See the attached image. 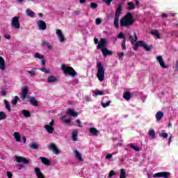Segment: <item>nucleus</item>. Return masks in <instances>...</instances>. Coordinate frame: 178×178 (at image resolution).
Returning a JSON list of instances; mask_svg holds the SVG:
<instances>
[{
	"label": "nucleus",
	"instance_id": "1",
	"mask_svg": "<svg viewBox=\"0 0 178 178\" xmlns=\"http://www.w3.org/2000/svg\"><path fill=\"white\" fill-rule=\"evenodd\" d=\"M136 22L131 13H127L120 21L121 27H129L133 26Z\"/></svg>",
	"mask_w": 178,
	"mask_h": 178
},
{
	"label": "nucleus",
	"instance_id": "2",
	"mask_svg": "<svg viewBox=\"0 0 178 178\" xmlns=\"http://www.w3.org/2000/svg\"><path fill=\"white\" fill-rule=\"evenodd\" d=\"M97 77L99 81H100V83H102V81L105 80V68H104V65H102V62L97 63Z\"/></svg>",
	"mask_w": 178,
	"mask_h": 178
},
{
	"label": "nucleus",
	"instance_id": "3",
	"mask_svg": "<svg viewBox=\"0 0 178 178\" xmlns=\"http://www.w3.org/2000/svg\"><path fill=\"white\" fill-rule=\"evenodd\" d=\"M61 70H63L65 76H72V77H76L77 76V72L72 67L66 66L65 64L61 65Z\"/></svg>",
	"mask_w": 178,
	"mask_h": 178
},
{
	"label": "nucleus",
	"instance_id": "4",
	"mask_svg": "<svg viewBox=\"0 0 178 178\" xmlns=\"http://www.w3.org/2000/svg\"><path fill=\"white\" fill-rule=\"evenodd\" d=\"M139 47L144 48V49H145V51H147L148 52L151 51V50L152 49V46H147V44L144 42V41L138 40L136 41V44L133 47L134 51H137Z\"/></svg>",
	"mask_w": 178,
	"mask_h": 178
},
{
	"label": "nucleus",
	"instance_id": "5",
	"mask_svg": "<svg viewBox=\"0 0 178 178\" xmlns=\"http://www.w3.org/2000/svg\"><path fill=\"white\" fill-rule=\"evenodd\" d=\"M122 4H119L115 14L114 17V27L115 29H119V19L120 17V15H122Z\"/></svg>",
	"mask_w": 178,
	"mask_h": 178
},
{
	"label": "nucleus",
	"instance_id": "6",
	"mask_svg": "<svg viewBox=\"0 0 178 178\" xmlns=\"http://www.w3.org/2000/svg\"><path fill=\"white\" fill-rule=\"evenodd\" d=\"M54 124H55V120L54 119L51 120L49 124L44 125V129L49 134H53L54 131L55 130V128H54Z\"/></svg>",
	"mask_w": 178,
	"mask_h": 178
},
{
	"label": "nucleus",
	"instance_id": "7",
	"mask_svg": "<svg viewBox=\"0 0 178 178\" xmlns=\"http://www.w3.org/2000/svg\"><path fill=\"white\" fill-rule=\"evenodd\" d=\"M169 176H170V172H156L153 175V177L154 178H159V177H163V178H169Z\"/></svg>",
	"mask_w": 178,
	"mask_h": 178
},
{
	"label": "nucleus",
	"instance_id": "8",
	"mask_svg": "<svg viewBox=\"0 0 178 178\" xmlns=\"http://www.w3.org/2000/svg\"><path fill=\"white\" fill-rule=\"evenodd\" d=\"M27 94H29V88L27 86H24L20 92V98L22 101H24L27 98Z\"/></svg>",
	"mask_w": 178,
	"mask_h": 178
},
{
	"label": "nucleus",
	"instance_id": "9",
	"mask_svg": "<svg viewBox=\"0 0 178 178\" xmlns=\"http://www.w3.org/2000/svg\"><path fill=\"white\" fill-rule=\"evenodd\" d=\"M11 26L12 27H15V29H20V22H19V17H13Z\"/></svg>",
	"mask_w": 178,
	"mask_h": 178
},
{
	"label": "nucleus",
	"instance_id": "10",
	"mask_svg": "<svg viewBox=\"0 0 178 178\" xmlns=\"http://www.w3.org/2000/svg\"><path fill=\"white\" fill-rule=\"evenodd\" d=\"M106 44H108L106 39L101 38L100 42L97 44V49H105V46L106 45Z\"/></svg>",
	"mask_w": 178,
	"mask_h": 178
},
{
	"label": "nucleus",
	"instance_id": "11",
	"mask_svg": "<svg viewBox=\"0 0 178 178\" xmlns=\"http://www.w3.org/2000/svg\"><path fill=\"white\" fill-rule=\"evenodd\" d=\"M156 60L159 62L161 67H163V69H168V67H169L165 64V61H163V58H162V56H158L156 57Z\"/></svg>",
	"mask_w": 178,
	"mask_h": 178
},
{
	"label": "nucleus",
	"instance_id": "12",
	"mask_svg": "<svg viewBox=\"0 0 178 178\" xmlns=\"http://www.w3.org/2000/svg\"><path fill=\"white\" fill-rule=\"evenodd\" d=\"M56 34L58 35L60 42H65L66 41V38L63 35V33H62V30L57 29Z\"/></svg>",
	"mask_w": 178,
	"mask_h": 178
},
{
	"label": "nucleus",
	"instance_id": "13",
	"mask_svg": "<svg viewBox=\"0 0 178 178\" xmlns=\"http://www.w3.org/2000/svg\"><path fill=\"white\" fill-rule=\"evenodd\" d=\"M37 24L40 30H47V23L42 19H39L37 22Z\"/></svg>",
	"mask_w": 178,
	"mask_h": 178
},
{
	"label": "nucleus",
	"instance_id": "14",
	"mask_svg": "<svg viewBox=\"0 0 178 178\" xmlns=\"http://www.w3.org/2000/svg\"><path fill=\"white\" fill-rule=\"evenodd\" d=\"M15 161L17 162H18V163H20L22 162H23L24 163H29V160H27L26 159H25L24 157H22L20 156H15Z\"/></svg>",
	"mask_w": 178,
	"mask_h": 178
},
{
	"label": "nucleus",
	"instance_id": "15",
	"mask_svg": "<svg viewBox=\"0 0 178 178\" xmlns=\"http://www.w3.org/2000/svg\"><path fill=\"white\" fill-rule=\"evenodd\" d=\"M34 170L38 178H45V175L42 174V172H41V169H40L39 168H35Z\"/></svg>",
	"mask_w": 178,
	"mask_h": 178
},
{
	"label": "nucleus",
	"instance_id": "16",
	"mask_svg": "<svg viewBox=\"0 0 178 178\" xmlns=\"http://www.w3.org/2000/svg\"><path fill=\"white\" fill-rule=\"evenodd\" d=\"M40 159L42 161V163L45 166H51V161H49L47 157H40Z\"/></svg>",
	"mask_w": 178,
	"mask_h": 178
},
{
	"label": "nucleus",
	"instance_id": "17",
	"mask_svg": "<svg viewBox=\"0 0 178 178\" xmlns=\"http://www.w3.org/2000/svg\"><path fill=\"white\" fill-rule=\"evenodd\" d=\"M67 115H68V116H73V118H76L79 115V113L71 108H68L67 110Z\"/></svg>",
	"mask_w": 178,
	"mask_h": 178
},
{
	"label": "nucleus",
	"instance_id": "18",
	"mask_svg": "<svg viewBox=\"0 0 178 178\" xmlns=\"http://www.w3.org/2000/svg\"><path fill=\"white\" fill-rule=\"evenodd\" d=\"M102 52L104 56H108L113 55V52L111 50H108L106 48L102 49Z\"/></svg>",
	"mask_w": 178,
	"mask_h": 178
},
{
	"label": "nucleus",
	"instance_id": "19",
	"mask_svg": "<svg viewBox=\"0 0 178 178\" xmlns=\"http://www.w3.org/2000/svg\"><path fill=\"white\" fill-rule=\"evenodd\" d=\"M49 148V149H52L54 154H59V149H58V147H56V145H55V144L51 143Z\"/></svg>",
	"mask_w": 178,
	"mask_h": 178
},
{
	"label": "nucleus",
	"instance_id": "20",
	"mask_svg": "<svg viewBox=\"0 0 178 178\" xmlns=\"http://www.w3.org/2000/svg\"><path fill=\"white\" fill-rule=\"evenodd\" d=\"M74 154L76 159H79L80 162H84V159H83V156H81V154L78 150H74Z\"/></svg>",
	"mask_w": 178,
	"mask_h": 178
},
{
	"label": "nucleus",
	"instance_id": "21",
	"mask_svg": "<svg viewBox=\"0 0 178 178\" xmlns=\"http://www.w3.org/2000/svg\"><path fill=\"white\" fill-rule=\"evenodd\" d=\"M26 15L29 17H35V13L34 11L31 10V9L28 8L26 10Z\"/></svg>",
	"mask_w": 178,
	"mask_h": 178
},
{
	"label": "nucleus",
	"instance_id": "22",
	"mask_svg": "<svg viewBox=\"0 0 178 178\" xmlns=\"http://www.w3.org/2000/svg\"><path fill=\"white\" fill-rule=\"evenodd\" d=\"M6 69L5 59L0 56V70H5Z\"/></svg>",
	"mask_w": 178,
	"mask_h": 178
},
{
	"label": "nucleus",
	"instance_id": "23",
	"mask_svg": "<svg viewBox=\"0 0 178 178\" xmlns=\"http://www.w3.org/2000/svg\"><path fill=\"white\" fill-rule=\"evenodd\" d=\"M134 37H133V35H129V38L131 40V44H134V42H136L138 40V38L137 37V33L136 32L134 33Z\"/></svg>",
	"mask_w": 178,
	"mask_h": 178
},
{
	"label": "nucleus",
	"instance_id": "24",
	"mask_svg": "<svg viewBox=\"0 0 178 178\" xmlns=\"http://www.w3.org/2000/svg\"><path fill=\"white\" fill-rule=\"evenodd\" d=\"M56 81H58V79L56 76H49L47 78V82L48 83H56Z\"/></svg>",
	"mask_w": 178,
	"mask_h": 178
},
{
	"label": "nucleus",
	"instance_id": "25",
	"mask_svg": "<svg viewBox=\"0 0 178 178\" xmlns=\"http://www.w3.org/2000/svg\"><path fill=\"white\" fill-rule=\"evenodd\" d=\"M124 99H126V101H129L131 98V93L129 91L125 92V93L123 95Z\"/></svg>",
	"mask_w": 178,
	"mask_h": 178
},
{
	"label": "nucleus",
	"instance_id": "26",
	"mask_svg": "<svg viewBox=\"0 0 178 178\" xmlns=\"http://www.w3.org/2000/svg\"><path fill=\"white\" fill-rule=\"evenodd\" d=\"M129 147L136 152L141 151V147L134 145V143H130Z\"/></svg>",
	"mask_w": 178,
	"mask_h": 178
},
{
	"label": "nucleus",
	"instance_id": "27",
	"mask_svg": "<svg viewBox=\"0 0 178 178\" xmlns=\"http://www.w3.org/2000/svg\"><path fill=\"white\" fill-rule=\"evenodd\" d=\"M162 118H163V112L158 111L156 114V120H158V121L161 120Z\"/></svg>",
	"mask_w": 178,
	"mask_h": 178
},
{
	"label": "nucleus",
	"instance_id": "28",
	"mask_svg": "<svg viewBox=\"0 0 178 178\" xmlns=\"http://www.w3.org/2000/svg\"><path fill=\"white\" fill-rule=\"evenodd\" d=\"M14 137L17 143H20V141H22V136H20V134L19 132H15Z\"/></svg>",
	"mask_w": 178,
	"mask_h": 178
},
{
	"label": "nucleus",
	"instance_id": "29",
	"mask_svg": "<svg viewBox=\"0 0 178 178\" xmlns=\"http://www.w3.org/2000/svg\"><path fill=\"white\" fill-rule=\"evenodd\" d=\"M150 34H152V35H155L156 38L161 39V35L159 34V32H158V30L156 29L152 30L150 32Z\"/></svg>",
	"mask_w": 178,
	"mask_h": 178
},
{
	"label": "nucleus",
	"instance_id": "30",
	"mask_svg": "<svg viewBox=\"0 0 178 178\" xmlns=\"http://www.w3.org/2000/svg\"><path fill=\"white\" fill-rule=\"evenodd\" d=\"M89 131L90 133L92 134V136H98V129H97L96 128L91 127L90 128Z\"/></svg>",
	"mask_w": 178,
	"mask_h": 178
},
{
	"label": "nucleus",
	"instance_id": "31",
	"mask_svg": "<svg viewBox=\"0 0 178 178\" xmlns=\"http://www.w3.org/2000/svg\"><path fill=\"white\" fill-rule=\"evenodd\" d=\"M30 104L33 106H37L38 105V102L34 97H31Z\"/></svg>",
	"mask_w": 178,
	"mask_h": 178
},
{
	"label": "nucleus",
	"instance_id": "32",
	"mask_svg": "<svg viewBox=\"0 0 178 178\" xmlns=\"http://www.w3.org/2000/svg\"><path fill=\"white\" fill-rule=\"evenodd\" d=\"M22 113H23L25 118H30V116H31V113H30V111L26 110H22Z\"/></svg>",
	"mask_w": 178,
	"mask_h": 178
},
{
	"label": "nucleus",
	"instance_id": "33",
	"mask_svg": "<svg viewBox=\"0 0 178 178\" xmlns=\"http://www.w3.org/2000/svg\"><path fill=\"white\" fill-rule=\"evenodd\" d=\"M126 170H124V168H122L120 170V178H126Z\"/></svg>",
	"mask_w": 178,
	"mask_h": 178
},
{
	"label": "nucleus",
	"instance_id": "34",
	"mask_svg": "<svg viewBox=\"0 0 178 178\" xmlns=\"http://www.w3.org/2000/svg\"><path fill=\"white\" fill-rule=\"evenodd\" d=\"M4 104L6 105V109H8V112H10L12 111V108H10V104H9V102L8 100L4 99Z\"/></svg>",
	"mask_w": 178,
	"mask_h": 178
},
{
	"label": "nucleus",
	"instance_id": "35",
	"mask_svg": "<svg viewBox=\"0 0 178 178\" xmlns=\"http://www.w3.org/2000/svg\"><path fill=\"white\" fill-rule=\"evenodd\" d=\"M149 136L154 140V138H155V130L150 129L149 131Z\"/></svg>",
	"mask_w": 178,
	"mask_h": 178
},
{
	"label": "nucleus",
	"instance_id": "36",
	"mask_svg": "<svg viewBox=\"0 0 178 178\" xmlns=\"http://www.w3.org/2000/svg\"><path fill=\"white\" fill-rule=\"evenodd\" d=\"M127 5L129 10H133V9H134V4L133 3V2H128Z\"/></svg>",
	"mask_w": 178,
	"mask_h": 178
},
{
	"label": "nucleus",
	"instance_id": "37",
	"mask_svg": "<svg viewBox=\"0 0 178 178\" xmlns=\"http://www.w3.org/2000/svg\"><path fill=\"white\" fill-rule=\"evenodd\" d=\"M111 102H112L108 101L106 103L102 102V106L103 108H107V106H109V105H111Z\"/></svg>",
	"mask_w": 178,
	"mask_h": 178
},
{
	"label": "nucleus",
	"instance_id": "38",
	"mask_svg": "<svg viewBox=\"0 0 178 178\" xmlns=\"http://www.w3.org/2000/svg\"><path fill=\"white\" fill-rule=\"evenodd\" d=\"M4 119H6V114H5V112L1 111L0 112V120H3Z\"/></svg>",
	"mask_w": 178,
	"mask_h": 178
},
{
	"label": "nucleus",
	"instance_id": "39",
	"mask_svg": "<svg viewBox=\"0 0 178 178\" xmlns=\"http://www.w3.org/2000/svg\"><path fill=\"white\" fill-rule=\"evenodd\" d=\"M35 58H36L37 59H44V56L40 53H35Z\"/></svg>",
	"mask_w": 178,
	"mask_h": 178
},
{
	"label": "nucleus",
	"instance_id": "40",
	"mask_svg": "<svg viewBox=\"0 0 178 178\" xmlns=\"http://www.w3.org/2000/svg\"><path fill=\"white\" fill-rule=\"evenodd\" d=\"M104 90H96L94 91V95H104Z\"/></svg>",
	"mask_w": 178,
	"mask_h": 178
},
{
	"label": "nucleus",
	"instance_id": "41",
	"mask_svg": "<svg viewBox=\"0 0 178 178\" xmlns=\"http://www.w3.org/2000/svg\"><path fill=\"white\" fill-rule=\"evenodd\" d=\"M17 101H19V97L15 96V98L12 100V104L13 105H17Z\"/></svg>",
	"mask_w": 178,
	"mask_h": 178
},
{
	"label": "nucleus",
	"instance_id": "42",
	"mask_svg": "<svg viewBox=\"0 0 178 178\" xmlns=\"http://www.w3.org/2000/svg\"><path fill=\"white\" fill-rule=\"evenodd\" d=\"M90 8L91 9H97L98 8V4L95 2L90 3Z\"/></svg>",
	"mask_w": 178,
	"mask_h": 178
},
{
	"label": "nucleus",
	"instance_id": "43",
	"mask_svg": "<svg viewBox=\"0 0 178 178\" xmlns=\"http://www.w3.org/2000/svg\"><path fill=\"white\" fill-rule=\"evenodd\" d=\"M72 140H73V141H77V132L76 131L72 132Z\"/></svg>",
	"mask_w": 178,
	"mask_h": 178
},
{
	"label": "nucleus",
	"instance_id": "44",
	"mask_svg": "<svg viewBox=\"0 0 178 178\" xmlns=\"http://www.w3.org/2000/svg\"><path fill=\"white\" fill-rule=\"evenodd\" d=\"M61 120L62 122H64L65 123H67L68 124V123H70V122H72L70 120H66V117L63 116L61 117Z\"/></svg>",
	"mask_w": 178,
	"mask_h": 178
},
{
	"label": "nucleus",
	"instance_id": "45",
	"mask_svg": "<svg viewBox=\"0 0 178 178\" xmlns=\"http://www.w3.org/2000/svg\"><path fill=\"white\" fill-rule=\"evenodd\" d=\"M29 147L33 149H37L38 148V145H37V143H32V145H30Z\"/></svg>",
	"mask_w": 178,
	"mask_h": 178
},
{
	"label": "nucleus",
	"instance_id": "46",
	"mask_svg": "<svg viewBox=\"0 0 178 178\" xmlns=\"http://www.w3.org/2000/svg\"><path fill=\"white\" fill-rule=\"evenodd\" d=\"M118 38L124 39V33L123 32H120L118 35Z\"/></svg>",
	"mask_w": 178,
	"mask_h": 178
},
{
	"label": "nucleus",
	"instance_id": "47",
	"mask_svg": "<svg viewBox=\"0 0 178 178\" xmlns=\"http://www.w3.org/2000/svg\"><path fill=\"white\" fill-rule=\"evenodd\" d=\"M96 24L98 26L102 23V19L101 18H97L95 20Z\"/></svg>",
	"mask_w": 178,
	"mask_h": 178
},
{
	"label": "nucleus",
	"instance_id": "48",
	"mask_svg": "<svg viewBox=\"0 0 178 178\" xmlns=\"http://www.w3.org/2000/svg\"><path fill=\"white\" fill-rule=\"evenodd\" d=\"M118 56L119 59L122 60V59H123V56H124V52L118 53Z\"/></svg>",
	"mask_w": 178,
	"mask_h": 178
},
{
	"label": "nucleus",
	"instance_id": "49",
	"mask_svg": "<svg viewBox=\"0 0 178 178\" xmlns=\"http://www.w3.org/2000/svg\"><path fill=\"white\" fill-rule=\"evenodd\" d=\"M115 175H116V172H115V170H112L108 174V177H112L113 176H115Z\"/></svg>",
	"mask_w": 178,
	"mask_h": 178
},
{
	"label": "nucleus",
	"instance_id": "50",
	"mask_svg": "<svg viewBox=\"0 0 178 178\" xmlns=\"http://www.w3.org/2000/svg\"><path fill=\"white\" fill-rule=\"evenodd\" d=\"M121 47H122V49H126V40L124 39L122 40Z\"/></svg>",
	"mask_w": 178,
	"mask_h": 178
},
{
	"label": "nucleus",
	"instance_id": "51",
	"mask_svg": "<svg viewBox=\"0 0 178 178\" xmlns=\"http://www.w3.org/2000/svg\"><path fill=\"white\" fill-rule=\"evenodd\" d=\"M161 137H162L163 138H168V133L166 132H163L161 134Z\"/></svg>",
	"mask_w": 178,
	"mask_h": 178
},
{
	"label": "nucleus",
	"instance_id": "52",
	"mask_svg": "<svg viewBox=\"0 0 178 178\" xmlns=\"http://www.w3.org/2000/svg\"><path fill=\"white\" fill-rule=\"evenodd\" d=\"M49 44V42L48 41H45V40L42 41V47H45V46L47 47Z\"/></svg>",
	"mask_w": 178,
	"mask_h": 178
},
{
	"label": "nucleus",
	"instance_id": "53",
	"mask_svg": "<svg viewBox=\"0 0 178 178\" xmlns=\"http://www.w3.org/2000/svg\"><path fill=\"white\" fill-rule=\"evenodd\" d=\"M27 73H29L31 77L35 76V72L34 71H27Z\"/></svg>",
	"mask_w": 178,
	"mask_h": 178
},
{
	"label": "nucleus",
	"instance_id": "54",
	"mask_svg": "<svg viewBox=\"0 0 178 178\" xmlns=\"http://www.w3.org/2000/svg\"><path fill=\"white\" fill-rule=\"evenodd\" d=\"M113 0H103V2H104L105 3H106V5H111V3H112Z\"/></svg>",
	"mask_w": 178,
	"mask_h": 178
},
{
	"label": "nucleus",
	"instance_id": "55",
	"mask_svg": "<svg viewBox=\"0 0 178 178\" xmlns=\"http://www.w3.org/2000/svg\"><path fill=\"white\" fill-rule=\"evenodd\" d=\"M76 123H77V126L78 127H83V125L81 124V121H80V120H76Z\"/></svg>",
	"mask_w": 178,
	"mask_h": 178
},
{
	"label": "nucleus",
	"instance_id": "56",
	"mask_svg": "<svg viewBox=\"0 0 178 178\" xmlns=\"http://www.w3.org/2000/svg\"><path fill=\"white\" fill-rule=\"evenodd\" d=\"M1 94L2 97H6V90L5 89H2Z\"/></svg>",
	"mask_w": 178,
	"mask_h": 178
},
{
	"label": "nucleus",
	"instance_id": "57",
	"mask_svg": "<svg viewBox=\"0 0 178 178\" xmlns=\"http://www.w3.org/2000/svg\"><path fill=\"white\" fill-rule=\"evenodd\" d=\"M17 166L19 167V170H20L21 169H24V168H25L24 164L18 163V164H17Z\"/></svg>",
	"mask_w": 178,
	"mask_h": 178
},
{
	"label": "nucleus",
	"instance_id": "58",
	"mask_svg": "<svg viewBox=\"0 0 178 178\" xmlns=\"http://www.w3.org/2000/svg\"><path fill=\"white\" fill-rule=\"evenodd\" d=\"M40 70H41V72H44L46 73V74L49 73V72L47 70V68H45V67H42V68L40 69Z\"/></svg>",
	"mask_w": 178,
	"mask_h": 178
},
{
	"label": "nucleus",
	"instance_id": "59",
	"mask_svg": "<svg viewBox=\"0 0 178 178\" xmlns=\"http://www.w3.org/2000/svg\"><path fill=\"white\" fill-rule=\"evenodd\" d=\"M7 176L8 178H12L13 177V174H12V172H10V171H7Z\"/></svg>",
	"mask_w": 178,
	"mask_h": 178
},
{
	"label": "nucleus",
	"instance_id": "60",
	"mask_svg": "<svg viewBox=\"0 0 178 178\" xmlns=\"http://www.w3.org/2000/svg\"><path fill=\"white\" fill-rule=\"evenodd\" d=\"M74 13L76 15H77V16H79V15H80L81 13V11H80V9H78V10L74 11Z\"/></svg>",
	"mask_w": 178,
	"mask_h": 178
},
{
	"label": "nucleus",
	"instance_id": "61",
	"mask_svg": "<svg viewBox=\"0 0 178 178\" xmlns=\"http://www.w3.org/2000/svg\"><path fill=\"white\" fill-rule=\"evenodd\" d=\"M47 49H49V51H51V49H53L52 45H51L49 43L47 44Z\"/></svg>",
	"mask_w": 178,
	"mask_h": 178
},
{
	"label": "nucleus",
	"instance_id": "62",
	"mask_svg": "<svg viewBox=\"0 0 178 178\" xmlns=\"http://www.w3.org/2000/svg\"><path fill=\"white\" fill-rule=\"evenodd\" d=\"M106 159H111L112 158V154H108L106 156Z\"/></svg>",
	"mask_w": 178,
	"mask_h": 178
},
{
	"label": "nucleus",
	"instance_id": "63",
	"mask_svg": "<svg viewBox=\"0 0 178 178\" xmlns=\"http://www.w3.org/2000/svg\"><path fill=\"white\" fill-rule=\"evenodd\" d=\"M175 70L178 72V61H177L175 63Z\"/></svg>",
	"mask_w": 178,
	"mask_h": 178
},
{
	"label": "nucleus",
	"instance_id": "64",
	"mask_svg": "<svg viewBox=\"0 0 178 178\" xmlns=\"http://www.w3.org/2000/svg\"><path fill=\"white\" fill-rule=\"evenodd\" d=\"M147 177H148V178H153V177H154V175H152V174H151V173H148V174H147Z\"/></svg>",
	"mask_w": 178,
	"mask_h": 178
}]
</instances>
